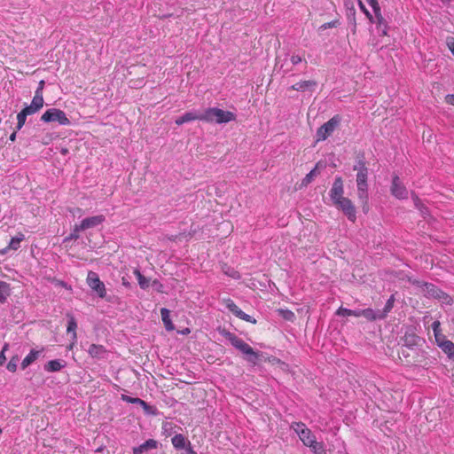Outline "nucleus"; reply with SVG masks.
<instances>
[{"instance_id":"obj_1","label":"nucleus","mask_w":454,"mask_h":454,"mask_svg":"<svg viewBox=\"0 0 454 454\" xmlns=\"http://www.w3.org/2000/svg\"><path fill=\"white\" fill-rule=\"evenodd\" d=\"M219 334L224 337L230 343L241 353L246 355V360L252 364H256L260 359L262 353L255 351L251 346L245 342L241 338L238 337L235 333H231L225 328L219 327L217 329Z\"/></svg>"},{"instance_id":"obj_2","label":"nucleus","mask_w":454,"mask_h":454,"mask_svg":"<svg viewBox=\"0 0 454 454\" xmlns=\"http://www.w3.org/2000/svg\"><path fill=\"white\" fill-rule=\"evenodd\" d=\"M236 120V114L218 107H208L203 112L202 121L223 124Z\"/></svg>"},{"instance_id":"obj_3","label":"nucleus","mask_w":454,"mask_h":454,"mask_svg":"<svg viewBox=\"0 0 454 454\" xmlns=\"http://www.w3.org/2000/svg\"><path fill=\"white\" fill-rule=\"evenodd\" d=\"M369 169H361L356 172V183L357 188V198L363 205V209L365 212V207L368 205L369 200V184H368Z\"/></svg>"},{"instance_id":"obj_4","label":"nucleus","mask_w":454,"mask_h":454,"mask_svg":"<svg viewBox=\"0 0 454 454\" xmlns=\"http://www.w3.org/2000/svg\"><path fill=\"white\" fill-rule=\"evenodd\" d=\"M341 121L342 117L340 114H335L329 121L320 126L316 133L317 141L326 140L340 124Z\"/></svg>"},{"instance_id":"obj_5","label":"nucleus","mask_w":454,"mask_h":454,"mask_svg":"<svg viewBox=\"0 0 454 454\" xmlns=\"http://www.w3.org/2000/svg\"><path fill=\"white\" fill-rule=\"evenodd\" d=\"M41 121L46 123L57 122L62 126H68L71 124V121L67 118L66 113L59 108H50L46 110L41 116Z\"/></svg>"},{"instance_id":"obj_6","label":"nucleus","mask_w":454,"mask_h":454,"mask_svg":"<svg viewBox=\"0 0 454 454\" xmlns=\"http://www.w3.org/2000/svg\"><path fill=\"white\" fill-rule=\"evenodd\" d=\"M291 429H293L297 434L300 440L307 447L311 445L313 442L316 440V436L314 435L312 431L309 428H308L303 422L292 423Z\"/></svg>"},{"instance_id":"obj_7","label":"nucleus","mask_w":454,"mask_h":454,"mask_svg":"<svg viewBox=\"0 0 454 454\" xmlns=\"http://www.w3.org/2000/svg\"><path fill=\"white\" fill-rule=\"evenodd\" d=\"M87 284L90 288L97 294V295L104 299L106 296V289L105 284L100 280L98 274L90 270L87 275Z\"/></svg>"},{"instance_id":"obj_8","label":"nucleus","mask_w":454,"mask_h":454,"mask_svg":"<svg viewBox=\"0 0 454 454\" xmlns=\"http://www.w3.org/2000/svg\"><path fill=\"white\" fill-rule=\"evenodd\" d=\"M333 204L339 210L342 211L349 221L353 223L356 221V210L351 200L345 197L340 200H336Z\"/></svg>"},{"instance_id":"obj_9","label":"nucleus","mask_w":454,"mask_h":454,"mask_svg":"<svg viewBox=\"0 0 454 454\" xmlns=\"http://www.w3.org/2000/svg\"><path fill=\"white\" fill-rule=\"evenodd\" d=\"M402 345L410 349L411 351H413L417 353L420 348L422 347L424 343V340L415 334L414 333H405L404 336L401 339Z\"/></svg>"},{"instance_id":"obj_10","label":"nucleus","mask_w":454,"mask_h":454,"mask_svg":"<svg viewBox=\"0 0 454 454\" xmlns=\"http://www.w3.org/2000/svg\"><path fill=\"white\" fill-rule=\"evenodd\" d=\"M390 192L398 200L408 199L409 192L397 175L392 176Z\"/></svg>"},{"instance_id":"obj_11","label":"nucleus","mask_w":454,"mask_h":454,"mask_svg":"<svg viewBox=\"0 0 454 454\" xmlns=\"http://www.w3.org/2000/svg\"><path fill=\"white\" fill-rule=\"evenodd\" d=\"M224 304H225V307L234 315L236 316L237 317H239V319H242L246 322H249V323H252L254 325L256 324V320L255 318H254L253 317H251L250 315L245 313L244 311H242L239 307L238 305L230 298L228 299H225L224 301Z\"/></svg>"},{"instance_id":"obj_12","label":"nucleus","mask_w":454,"mask_h":454,"mask_svg":"<svg viewBox=\"0 0 454 454\" xmlns=\"http://www.w3.org/2000/svg\"><path fill=\"white\" fill-rule=\"evenodd\" d=\"M105 220L106 217L103 215L86 217L80 223V224H76V230L85 231L89 229H94L101 225L105 222Z\"/></svg>"},{"instance_id":"obj_13","label":"nucleus","mask_w":454,"mask_h":454,"mask_svg":"<svg viewBox=\"0 0 454 454\" xmlns=\"http://www.w3.org/2000/svg\"><path fill=\"white\" fill-rule=\"evenodd\" d=\"M344 194V186L343 180L341 176H335L334 181L333 183L332 188L330 190L329 195L333 203L336 200H340L343 199Z\"/></svg>"},{"instance_id":"obj_14","label":"nucleus","mask_w":454,"mask_h":454,"mask_svg":"<svg viewBox=\"0 0 454 454\" xmlns=\"http://www.w3.org/2000/svg\"><path fill=\"white\" fill-rule=\"evenodd\" d=\"M203 113H199L197 111H189L184 113L182 116L176 119L175 123L178 126L183 125L184 123L190 122L192 121H202Z\"/></svg>"},{"instance_id":"obj_15","label":"nucleus","mask_w":454,"mask_h":454,"mask_svg":"<svg viewBox=\"0 0 454 454\" xmlns=\"http://www.w3.org/2000/svg\"><path fill=\"white\" fill-rule=\"evenodd\" d=\"M424 291L427 293V296L433 297L438 300L446 301L450 297L446 295L442 290H440L436 286L430 283L425 284Z\"/></svg>"},{"instance_id":"obj_16","label":"nucleus","mask_w":454,"mask_h":454,"mask_svg":"<svg viewBox=\"0 0 454 454\" xmlns=\"http://www.w3.org/2000/svg\"><path fill=\"white\" fill-rule=\"evenodd\" d=\"M44 348H42L40 350L31 349L30 352L25 356L20 364V368L25 370L34 362H35L43 353Z\"/></svg>"},{"instance_id":"obj_17","label":"nucleus","mask_w":454,"mask_h":454,"mask_svg":"<svg viewBox=\"0 0 454 454\" xmlns=\"http://www.w3.org/2000/svg\"><path fill=\"white\" fill-rule=\"evenodd\" d=\"M159 442L154 439H148L137 447L133 448V454H144L158 448Z\"/></svg>"},{"instance_id":"obj_18","label":"nucleus","mask_w":454,"mask_h":454,"mask_svg":"<svg viewBox=\"0 0 454 454\" xmlns=\"http://www.w3.org/2000/svg\"><path fill=\"white\" fill-rule=\"evenodd\" d=\"M89 355L95 359H104L107 354L106 348L103 345L90 344L88 348Z\"/></svg>"},{"instance_id":"obj_19","label":"nucleus","mask_w":454,"mask_h":454,"mask_svg":"<svg viewBox=\"0 0 454 454\" xmlns=\"http://www.w3.org/2000/svg\"><path fill=\"white\" fill-rule=\"evenodd\" d=\"M411 199L414 203V207L418 209L424 219H427L430 216L429 208L424 204V202L419 198V196L415 192H411Z\"/></svg>"},{"instance_id":"obj_20","label":"nucleus","mask_w":454,"mask_h":454,"mask_svg":"<svg viewBox=\"0 0 454 454\" xmlns=\"http://www.w3.org/2000/svg\"><path fill=\"white\" fill-rule=\"evenodd\" d=\"M25 236L23 233L20 232L15 237H12L9 242L7 247L0 250L1 254H5L8 250H18L20 247V242L24 240Z\"/></svg>"},{"instance_id":"obj_21","label":"nucleus","mask_w":454,"mask_h":454,"mask_svg":"<svg viewBox=\"0 0 454 454\" xmlns=\"http://www.w3.org/2000/svg\"><path fill=\"white\" fill-rule=\"evenodd\" d=\"M67 365V363L64 360L60 359H54L47 362L43 365V369L47 372H59L63 368H65Z\"/></svg>"},{"instance_id":"obj_22","label":"nucleus","mask_w":454,"mask_h":454,"mask_svg":"<svg viewBox=\"0 0 454 454\" xmlns=\"http://www.w3.org/2000/svg\"><path fill=\"white\" fill-rule=\"evenodd\" d=\"M43 99L34 97L29 106H25L22 110L27 114L32 115L37 113L43 106Z\"/></svg>"},{"instance_id":"obj_23","label":"nucleus","mask_w":454,"mask_h":454,"mask_svg":"<svg viewBox=\"0 0 454 454\" xmlns=\"http://www.w3.org/2000/svg\"><path fill=\"white\" fill-rule=\"evenodd\" d=\"M317 82L313 80L301 81L291 86V90L304 92L306 90H314Z\"/></svg>"},{"instance_id":"obj_24","label":"nucleus","mask_w":454,"mask_h":454,"mask_svg":"<svg viewBox=\"0 0 454 454\" xmlns=\"http://www.w3.org/2000/svg\"><path fill=\"white\" fill-rule=\"evenodd\" d=\"M67 333L68 334H71V339L74 341H76L77 334H76V329H77V321L74 317V316L71 313L67 314Z\"/></svg>"},{"instance_id":"obj_25","label":"nucleus","mask_w":454,"mask_h":454,"mask_svg":"<svg viewBox=\"0 0 454 454\" xmlns=\"http://www.w3.org/2000/svg\"><path fill=\"white\" fill-rule=\"evenodd\" d=\"M173 447L176 450H181L190 442V441L182 434H176L171 439Z\"/></svg>"},{"instance_id":"obj_26","label":"nucleus","mask_w":454,"mask_h":454,"mask_svg":"<svg viewBox=\"0 0 454 454\" xmlns=\"http://www.w3.org/2000/svg\"><path fill=\"white\" fill-rule=\"evenodd\" d=\"M374 15L377 22V28L379 31H381L382 35H387V24L381 14V11H377V12H374Z\"/></svg>"},{"instance_id":"obj_27","label":"nucleus","mask_w":454,"mask_h":454,"mask_svg":"<svg viewBox=\"0 0 454 454\" xmlns=\"http://www.w3.org/2000/svg\"><path fill=\"white\" fill-rule=\"evenodd\" d=\"M11 295V286L5 281H0V304L6 302L7 298Z\"/></svg>"},{"instance_id":"obj_28","label":"nucleus","mask_w":454,"mask_h":454,"mask_svg":"<svg viewBox=\"0 0 454 454\" xmlns=\"http://www.w3.org/2000/svg\"><path fill=\"white\" fill-rule=\"evenodd\" d=\"M361 314L363 315L364 317H365L369 321L384 319L383 317H381L382 315L380 310L375 311L371 308L363 309Z\"/></svg>"},{"instance_id":"obj_29","label":"nucleus","mask_w":454,"mask_h":454,"mask_svg":"<svg viewBox=\"0 0 454 454\" xmlns=\"http://www.w3.org/2000/svg\"><path fill=\"white\" fill-rule=\"evenodd\" d=\"M432 329H433V332H434V337H435V340H436L438 345H441V342H443L444 340H447L445 335H443L441 333V325H440V323L438 321H434L432 324Z\"/></svg>"},{"instance_id":"obj_30","label":"nucleus","mask_w":454,"mask_h":454,"mask_svg":"<svg viewBox=\"0 0 454 454\" xmlns=\"http://www.w3.org/2000/svg\"><path fill=\"white\" fill-rule=\"evenodd\" d=\"M134 274L137 277L139 286L145 290L150 286V279L145 277L138 269L134 270Z\"/></svg>"},{"instance_id":"obj_31","label":"nucleus","mask_w":454,"mask_h":454,"mask_svg":"<svg viewBox=\"0 0 454 454\" xmlns=\"http://www.w3.org/2000/svg\"><path fill=\"white\" fill-rule=\"evenodd\" d=\"M169 313V310L166 308H162L160 309L161 319L164 323L166 329L168 331H172L174 329V325L170 320Z\"/></svg>"},{"instance_id":"obj_32","label":"nucleus","mask_w":454,"mask_h":454,"mask_svg":"<svg viewBox=\"0 0 454 454\" xmlns=\"http://www.w3.org/2000/svg\"><path fill=\"white\" fill-rule=\"evenodd\" d=\"M314 454H327L323 442H317V439L309 446Z\"/></svg>"},{"instance_id":"obj_33","label":"nucleus","mask_w":454,"mask_h":454,"mask_svg":"<svg viewBox=\"0 0 454 454\" xmlns=\"http://www.w3.org/2000/svg\"><path fill=\"white\" fill-rule=\"evenodd\" d=\"M344 4L347 9V19L356 26V9L354 3L351 2V7H348V0H345Z\"/></svg>"},{"instance_id":"obj_34","label":"nucleus","mask_w":454,"mask_h":454,"mask_svg":"<svg viewBox=\"0 0 454 454\" xmlns=\"http://www.w3.org/2000/svg\"><path fill=\"white\" fill-rule=\"evenodd\" d=\"M438 346L448 355L450 358L454 356V343L450 340H444Z\"/></svg>"},{"instance_id":"obj_35","label":"nucleus","mask_w":454,"mask_h":454,"mask_svg":"<svg viewBox=\"0 0 454 454\" xmlns=\"http://www.w3.org/2000/svg\"><path fill=\"white\" fill-rule=\"evenodd\" d=\"M394 303H395V295L392 294L387 299L383 309L380 310L382 315L381 317H383V318H385L387 316V314L392 310V309L394 307Z\"/></svg>"},{"instance_id":"obj_36","label":"nucleus","mask_w":454,"mask_h":454,"mask_svg":"<svg viewBox=\"0 0 454 454\" xmlns=\"http://www.w3.org/2000/svg\"><path fill=\"white\" fill-rule=\"evenodd\" d=\"M20 361V357L18 355L12 356L6 364V369L11 372H15L18 367V362Z\"/></svg>"},{"instance_id":"obj_37","label":"nucleus","mask_w":454,"mask_h":454,"mask_svg":"<svg viewBox=\"0 0 454 454\" xmlns=\"http://www.w3.org/2000/svg\"><path fill=\"white\" fill-rule=\"evenodd\" d=\"M361 169H369L364 156L358 157L353 166V170L356 172L361 171Z\"/></svg>"},{"instance_id":"obj_38","label":"nucleus","mask_w":454,"mask_h":454,"mask_svg":"<svg viewBox=\"0 0 454 454\" xmlns=\"http://www.w3.org/2000/svg\"><path fill=\"white\" fill-rule=\"evenodd\" d=\"M79 232H81V230H76V224H74L70 234L63 239V244L78 239L80 237Z\"/></svg>"},{"instance_id":"obj_39","label":"nucleus","mask_w":454,"mask_h":454,"mask_svg":"<svg viewBox=\"0 0 454 454\" xmlns=\"http://www.w3.org/2000/svg\"><path fill=\"white\" fill-rule=\"evenodd\" d=\"M27 116L28 115L23 110H21L17 114V126H16L17 130H20L22 129V127L24 126V124L26 122V119Z\"/></svg>"},{"instance_id":"obj_40","label":"nucleus","mask_w":454,"mask_h":454,"mask_svg":"<svg viewBox=\"0 0 454 454\" xmlns=\"http://www.w3.org/2000/svg\"><path fill=\"white\" fill-rule=\"evenodd\" d=\"M340 24L339 20H333L330 22L324 23L318 28L319 31H324L328 28L337 27Z\"/></svg>"},{"instance_id":"obj_41","label":"nucleus","mask_w":454,"mask_h":454,"mask_svg":"<svg viewBox=\"0 0 454 454\" xmlns=\"http://www.w3.org/2000/svg\"><path fill=\"white\" fill-rule=\"evenodd\" d=\"M121 400L128 403H133V404H139L142 402V399L138 397H131L126 395H121Z\"/></svg>"},{"instance_id":"obj_42","label":"nucleus","mask_w":454,"mask_h":454,"mask_svg":"<svg viewBox=\"0 0 454 454\" xmlns=\"http://www.w3.org/2000/svg\"><path fill=\"white\" fill-rule=\"evenodd\" d=\"M44 81L43 80H41L38 83V87L36 88L35 91V96L34 97H38L39 98L41 99H43V88H44Z\"/></svg>"},{"instance_id":"obj_43","label":"nucleus","mask_w":454,"mask_h":454,"mask_svg":"<svg viewBox=\"0 0 454 454\" xmlns=\"http://www.w3.org/2000/svg\"><path fill=\"white\" fill-rule=\"evenodd\" d=\"M140 406L144 409L145 413H147V414H155L156 408L149 405L144 400H142V402L140 403Z\"/></svg>"},{"instance_id":"obj_44","label":"nucleus","mask_w":454,"mask_h":454,"mask_svg":"<svg viewBox=\"0 0 454 454\" xmlns=\"http://www.w3.org/2000/svg\"><path fill=\"white\" fill-rule=\"evenodd\" d=\"M9 343L5 342L2 348V350L0 352V365H4L6 362V356L5 352L9 349Z\"/></svg>"},{"instance_id":"obj_45","label":"nucleus","mask_w":454,"mask_h":454,"mask_svg":"<svg viewBox=\"0 0 454 454\" xmlns=\"http://www.w3.org/2000/svg\"><path fill=\"white\" fill-rule=\"evenodd\" d=\"M358 1V4H359V7L361 9V11L365 14V16L368 18V20L371 21V22H374L373 21V16L372 15V13L367 10V8L364 6V4L362 3L361 0H357Z\"/></svg>"},{"instance_id":"obj_46","label":"nucleus","mask_w":454,"mask_h":454,"mask_svg":"<svg viewBox=\"0 0 454 454\" xmlns=\"http://www.w3.org/2000/svg\"><path fill=\"white\" fill-rule=\"evenodd\" d=\"M351 313H352V309H346L343 307H340L336 311L337 316H343V317H349V316H351Z\"/></svg>"},{"instance_id":"obj_47","label":"nucleus","mask_w":454,"mask_h":454,"mask_svg":"<svg viewBox=\"0 0 454 454\" xmlns=\"http://www.w3.org/2000/svg\"><path fill=\"white\" fill-rule=\"evenodd\" d=\"M224 273L229 277L232 278L233 279H239L240 278L239 271L235 270L232 268H228V270L224 271Z\"/></svg>"},{"instance_id":"obj_48","label":"nucleus","mask_w":454,"mask_h":454,"mask_svg":"<svg viewBox=\"0 0 454 454\" xmlns=\"http://www.w3.org/2000/svg\"><path fill=\"white\" fill-rule=\"evenodd\" d=\"M409 350L408 348H404L402 344H401V349L399 351V356H403L404 358H406V362L407 363H412V361L409 360L408 358L410 357V353H409Z\"/></svg>"},{"instance_id":"obj_49","label":"nucleus","mask_w":454,"mask_h":454,"mask_svg":"<svg viewBox=\"0 0 454 454\" xmlns=\"http://www.w3.org/2000/svg\"><path fill=\"white\" fill-rule=\"evenodd\" d=\"M315 175H316V169L314 168V169L310 170V171L306 175V176H305V177L303 178V180H302V184H309V183L312 181V179H313V177L315 176Z\"/></svg>"},{"instance_id":"obj_50","label":"nucleus","mask_w":454,"mask_h":454,"mask_svg":"<svg viewBox=\"0 0 454 454\" xmlns=\"http://www.w3.org/2000/svg\"><path fill=\"white\" fill-rule=\"evenodd\" d=\"M303 58L300 55L293 54L290 58V61L294 66H297L298 64L303 61Z\"/></svg>"},{"instance_id":"obj_51","label":"nucleus","mask_w":454,"mask_h":454,"mask_svg":"<svg viewBox=\"0 0 454 454\" xmlns=\"http://www.w3.org/2000/svg\"><path fill=\"white\" fill-rule=\"evenodd\" d=\"M181 454H198L192 448L191 442L184 447Z\"/></svg>"},{"instance_id":"obj_52","label":"nucleus","mask_w":454,"mask_h":454,"mask_svg":"<svg viewBox=\"0 0 454 454\" xmlns=\"http://www.w3.org/2000/svg\"><path fill=\"white\" fill-rule=\"evenodd\" d=\"M366 2L371 5L373 12H377V11L380 10V6L378 3V0H366Z\"/></svg>"},{"instance_id":"obj_53","label":"nucleus","mask_w":454,"mask_h":454,"mask_svg":"<svg viewBox=\"0 0 454 454\" xmlns=\"http://www.w3.org/2000/svg\"><path fill=\"white\" fill-rule=\"evenodd\" d=\"M446 44L450 51V52L454 55V37L449 36L446 39Z\"/></svg>"},{"instance_id":"obj_54","label":"nucleus","mask_w":454,"mask_h":454,"mask_svg":"<svg viewBox=\"0 0 454 454\" xmlns=\"http://www.w3.org/2000/svg\"><path fill=\"white\" fill-rule=\"evenodd\" d=\"M283 317L285 319L292 321L294 318V313L291 310H285Z\"/></svg>"},{"instance_id":"obj_55","label":"nucleus","mask_w":454,"mask_h":454,"mask_svg":"<svg viewBox=\"0 0 454 454\" xmlns=\"http://www.w3.org/2000/svg\"><path fill=\"white\" fill-rule=\"evenodd\" d=\"M446 101L447 103L450 105H454V94H449L446 96Z\"/></svg>"},{"instance_id":"obj_56","label":"nucleus","mask_w":454,"mask_h":454,"mask_svg":"<svg viewBox=\"0 0 454 454\" xmlns=\"http://www.w3.org/2000/svg\"><path fill=\"white\" fill-rule=\"evenodd\" d=\"M362 310L363 309H352L351 316L357 317H363V315L361 314Z\"/></svg>"},{"instance_id":"obj_57","label":"nucleus","mask_w":454,"mask_h":454,"mask_svg":"<svg viewBox=\"0 0 454 454\" xmlns=\"http://www.w3.org/2000/svg\"><path fill=\"white\" fill-rule=\"evenodd\" d=\"M121 284H122V286H124L127 288H130L131 287L130 283L124 277L121 278Z\"/></svg>"},{"instance_id":"obj_58","label":"nucleus","mask_w":454,"mask_h":454,"mask_svg":"<svg viewBox=\"0 0 454 454\" xmlns=\"http://www.w3.org/2000/svg\"><path fill=\"white\" fill-rule=\"evenodd\" d=\"M17 131H18V130L16 129V130H14V131L11 134V136H10V137H9V140H10V141L14 142V141L16 140V134H17Z\"/></svg>"},{"instance_id":"obj_59","label":"nucleus","mask_w":454,"mask_h":454,"mask_svg":"<svg viewBox=\"0 0 454 454\" xmlns=\"http://www.w3.org/2000/svg\"><path fill=\"white\" fill-rule=\"evenodd\" d=\"M75 341L73 340V342L69 345L68 349H72L74 347Z\"/></svg>"},{"instance_id":"obj_60","label":"nucleus","mask_w":454,"mask_h":454,"mask_svg":"<svg viewBox=\"0 0 454 454\" xmlns=\"http://www.w3.org/2000/svg\"><path fill=\"white\" fill-rule=\"evenodd\" d=\"M153 284V285L159 284V286H162V285H161V284H160V282H159L158 280H154Z\"/></svg>"},{"instance_id":"obj_61","label":"nucleus","mask_w":454,"mask_h":454,"mask_svg":"<svg viewBox=\"0 0 454 454\" xmlns=\"http://www.w3.org/2000/svg\"><path fill=\"white\" fill-rule=\"evenodd\" d=\"M61 153H62L63 154L67 153V149H63Z\"/></svg>"},{"instance_id":"obj_62","label":"nucleus","mask_w":454,"mask_h":454,"mask_svg":"<svg viewBox=\"0 0 454 454\" xmlns=\"http://www.w3.org/2000/svg\"><path fill=\"white\" fill-rule=\"evenodd\" d=\"M351 2H353L352 0H348V7H351Z\"/></svg>"},{"instance_id":"obj_63","label":"nucleus","mask_w":454,"mask_h":454,"mask_svg":"<svg viewBox=\"0 0 454 454\" xmlns=\"http://www.w3.org/2000/svg\"><path fill=\"white\" fill-rule=\"evenodd\" d=\"M291 69H286V70H284L285 73H287L289 72Z\"/></svg>"},{"instance_id":"obj_64","label":"nucleus","mask_w":454,"mask_h":454,"mask_svg":"<svg viewBox=\"0 0 454 454\" xmlns=\"http://www.w3.org/2000/svg\"><path fill=\"white\" fill-rule=\"evenodd\" d=\"M442 2H445L446 0H442Z\"/></svg>"}]
</instances>
